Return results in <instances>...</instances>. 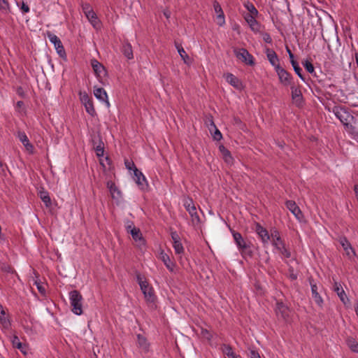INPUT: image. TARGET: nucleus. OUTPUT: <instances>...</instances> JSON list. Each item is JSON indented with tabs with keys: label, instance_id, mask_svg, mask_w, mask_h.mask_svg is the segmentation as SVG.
I'll return each instance as SVG.
<instances>
[{
	"label": "nucleus",
	"instance_id": "13",
	"mask_svg": "<svg viewBox=\"0 0 358 358\" xmlns=\"http://www.w3.org/2000/svg\"><path fill=\"white\" fill-rule=\"evenodd\" d=\"M286 207L299 220H301L303 217V214L299 207L296 205L295 201L289 200L285 203Z\"/></svg>",
	"mask_w": 358,
	"mask_h": 358
},
{
	"label": "nucleus",
	"instance_id": "35",
	"mask_svg": "<svg viewBox=\"0 0 358 358\" xmlns=\"http://www.w3.org/2000/svg\"><path fill=\"white\" fill-rule=\"evenodd\" d=\"M6 313L3 309L2 306L0 305V322L4 327H8L10 325L9 320L5 316Z\"/></svg>",
	"mask_w": 358,
	"mask_h": 358
},
{
	"label": "nucleus",
	"instance_id": "32",
	"mask_svg": "<svg viewBox=\"0 0 358 358\" xmlns=\"http://www.w3.org/2000/svg\"><path fill=\"white\" fill-rule=\"evenodd\" d=\"M12 343L13 347L19 349L22 353L25 354L26 345L20 342L19 338L17 336H14L12 339Z\"/></svg>",
	"mask_w": 358,
	"mask_h": 358
},
{
	"label": "nucleus",
	"instance_id": "64",
	"mask_svg": "<svg viewBox=\"0 0 358 358\" xmlns=\"http://www.w3.org/2000/svg\"><path fill=\"white\" fill-rule=\"evenodd\" d=\"M164 15H165L167 18H168V17H169V15H168V13H164Z\"/></svg>",
	"mask_w": 358,
	"mask_h": 358
},
{
	"label": "nucleus",
	"instance_id": "27",
	"mask_svg": "<svg viewBox=\"0 0 358 358\" xmlns=\"http://www.w3.org/2000/svg\"><path fill=\"white\" fill-rule=\"evenodd\" d=\"M234 241L240 250L241 248H245L248 243L243 239L242 235L239 232L233 231L232 233Z\"/></svg>",
	"mask_w": 358,
	"mask_h": 358
},
{
	"label": "nucleus",
	"instance_id": "2",
	"mask_svg": "<svg viewBox=\"0 0 358 358\" xmlns=\"http://www.w3.org/2000/svg\"><path fill=\"white\" fill-rule=\"evenodd\" d=\"M69 299L72 306V312L77 315H80L83 313V296L81 294L78 290H72L69 292Z\"/></svg>",
	"mask_w": 358,
	"mask_h": 358
},
{
	"label": "nucleus",
	"instance_id": "29",
	"mask_svg": "<svg viewBox=\"0 0 358 358\" xmlns=\"http://www.w3.org/2000/svg\"><path fill=\"white\" fill-rule=\"evenodd\" d=\"M273 245L279 250L281 254L286 258H289L291 257L290 252L285 248L284 242H281L280 245H278V243H273Z\"/></svg>",
	"mask_w": 358,
	"mask_h": 358
},
{
	"label": "nucleus",
	"instance_id": "7",
	"mask_svg": "<svg viewBox=\"0 0 358 358\" xmlns=\"http://www.w3.org/2000/svg\"><path fill=\"white\" fill-rule=\"evenodd\" d=\"M292 91V99L298 108H301L304 104V100L301 90L299 87L293 85L290 87Z\"/></svg>",
	"mask_w": 358,
	"mask_h": 358
},
{
	"label": "nucleus",
	"instance_id": "53",
	"mask_svg": "<svg viewBox=\"0 0 358 358\" xmlns=\"http://www.w3.org/2000/svg\"><path fill=\"white\" fill-rule=\"evenodd\" d=\"M263 40L267 43H272V38L268 33L262 34Z\"/></svg>",
	"mask_w": 358,
	"mask_h": 358
},
{
	"label": "nucleus",
	"instance_id": "26",
	"mask_svg": "<svg viewBox=\"0 0 358 358\" xmlns=\"http://www.w3.org/2000/svg\"><path fill=\"white\" fill-rule=\"evenodd\" d=\"M334 291L337 293L341 301L344 304H346L347 301H349V299L346 296L345 291L343 290L342 287L340 285H338L337 282H335V284H334Z\"/></svg>",
	"mask_w": 358,
	"mask_h": 358
},
{
	"label": "nucleus",
	"instance_id": "18",
	"mask_svg": "<svg viewBox=\"0 0 358 358\" xmlns=\"http://www.w3.org/2000/svg\"><path fill=\"white\" fill-rule=\"evenodd\" d=\"M257 15L251 14H245L244 18L249 24L250 27L253 31H259L260 29V24L256 20Z\"/></svg>",
	"mask_w": 358,
	"mask_h": 358
},
{
	"label": "nucleus",
	"instance_id": "39",
	"mask_svg": "<svg viewBox=\"0 0 358 358\" xmlns=\"http://www.w3.org/2000/svg\"><path fill=\"white\" fill-rule=\"evenodd\" d=\"M129 233L136 241L143 240L142 234L139 229L133 227Z\"/></svg>",
	"mask_w": 358,
	"mask_h": 358
},
{
	"label": "nucleus",
	"instance_id": "33",
	"mask_svg": "<svg viewBox=\"0 0 358 358\" xmlns=\"http://www.w3.org/2000/svg\"><path fill=\"white\" fill-rule=\"evenodd\" d=\"M39 196L46 207H50L52 201L48 192L41 190L39 192Z\"/></svg>",
	"mask_w": 358,
	"mask_h": 358
},
{
	"label": "nucleus",
	"instance_id": "10",
	"mask_svg": "<svg viewBox=\"0 0 358 358\" xmlns=\"http://www.w3.org/2000/svg\"><path fill=\"white\" fill-rule=\"evenodd\" d=\"M275 312L278 317H280L282 319L285 320H286L289 316V308L282 301L276 302Z\"/></svg>",
	"mask_w": 358,
	"mask_h": 358
},
{
	"label": "nucleus",
	"instance_id": "4",
	"mask_svg": "<svg viewBox=\"0 0 358 358\" xmlns=\"http://www.w3.org/2000/svg\"><path fill=\"white\" fill-rule=\"evenodd\" d=\"M279 78L280 83L284 86H292L294 85L293 77L290 73L285 70L282 66L277 67L275 70Z\"/></svg>",
	"mask_w": 358,
	"mask_h": 358
},
{
	"label": "nucleus",
	"instance_id": "24",
	"mask_svg": "<svg viewBox=\"0 0 358 358\" xmlns=\"http://www.w3.org/2000/svg\"><path fill=\"white\" fill-rule=\"evenodd\" d=\"M219 151L222 153V157L226 163L231 164L233 162L234 159L230 151L223 145L219 146Z\"/></svg>",
	"mask_w": 358,
	"mask_h": 358
},
{
	"label": "nucleus",
	"instance_id": "30",
	"mask_svg": "<svg viewBox=\"0 0 358 358\" xmlns=\"http://www.w3.org/2000/svg\"><path fill=\"white\" fill-rule=\"evenodd\" d=\"M137 342L139 348H141L144 352H148L149 348V344L147 339L142 335H137Z\"/></svg>",
	"mask_w": 358,
	"mask_h": 358
},
{
	"label": "nucleus",
	"instance_id": "5",
	"mask_svg": "<svg viewBox=\"0 0 358 358\" xmlns=\"http://www.w3.org/2000/svg\"><path fill=\"white\" fill-rule=\"evenodd\" d=\"M48 36L50 41L54 44V46L59 57L66 60V54L61 40L56 35L50 32H48Z\"/></svg>",
	"mask_w": 358,
	"mask_h": 358
},
{
	"label": "nucleus",
	"instance_id": "25",
	"mask_svg": "<svg viewBox=\"0 0 358 358\" xmlns=\"http://www.w3.org/2000/svg\"><path fill=\"white\" fill-rule=\"evenodd\" d=\"M122 54L128 59H131L134 57L133 50L131 45L127 42H124L122 48H121Z\"/></svg>",
	"mask_w": 358,
	"mask_h": 358
},
{
	"label": "nucleus",
	"instance_id": "38",
	"mask_svg": "<svg viewBox=\"0 0 358 358\" xmlns=\"http://www.w3.org/2000/svg\"><path fill=\"white\" fill-rule=\"evenodd\" d=\"M347 344L352 352L358 353V343L354 338H348Z\"/></svg>",
	"mask_w": 358,
	"mask_h": 358
},
{
	"label": "nucleus",
	"instance_id": "49",
	"mask_svg": "<svg viewBox=\"0 0 358 358\" xmlns=\"http://www.w3.org/2000/svg\"><path fill=\"white\" fill-rule=\"evenodd\" d=\"M125 166L129 170H134L136 167L134 163L132 161H129L128 159H125L124 161Z\"/></svg>",
	"mask_w": 358,
	"mask_h": 358
},
{
	"label": "nucleus",
	"instance_id": "43",
	"mask_svg": "<svg viewBox=\"0 0 358 358\" xmlns=\"http://www.w3.org/2000/svg\"><path fill=\"white\" fill-rule=\"evenodd\" d=\"M340 243L345 250H348V249L350 248L352 251L353 254L355 255V250H353V248L351 246V244L346 238H341Z\"/></svg>",
	"mask_w": 358,
	"mask_h": 358
},
{
	"label": "nucleus",
	"instance_id": "28",
	"mask_svg": "<svg viewBox=\"0 0 358 358\" xmlns=\"http://www.w3.org/2000/svg\"><path fill=\"white\" fill-rule=\"evenodd\" d=\"M175 46L181 57L182 59L184 61L185 64H189L190 62V58L188 56V55L186 53L185 50L181 45V44H179L178 43H175Z\"/></svg>",
	"mask_w": 358,
	"mask_h": 358
},
{
	"label": "nucleus",
	"instance_id": "50",
	"mask_svg": "<svg viewBox=\"0 0 358 358\" xmlns=\"http://www.w3.org/2000/svg\"><path fill=\"white\" fill-rule=\"evenodd\" d=\"M34 284L36 285L37 287V289L38 290V292L41 294H45V287L41 285V283L37 280L35 281Z\"/></svg>",
	"mask_w": 358,
	"mask_h": 358
},
{
	"label": "nucleus",
	"instance_id": "48",
	"mask_svg": "<svg viewBox=\"0 0 358 358\" xmlns=\"http://www.w3.org/2000/svg\"><path fill=\"white\" fill-rule=\"evenodd\" d=\"M0 10L4 13L9 10V3L7 0H0Z\"/></svg>",
	"mask_w": 358,
	"mask_h": 358
},
{
	"label": "nucleus",
	"instance_id": "14",
	"mask_svg": "<svg viewBox=\"0 0 358 358\" xmlns=\"http://www.w3.org/2000/svg\"><path fill=\"white\" fill-rule=\"evenodd\" d=\"M310 285L311 286L312 297L315 302L320 307L322 306L323 300L318 292V287L313 279H309Z\"/></svg>",
	"mask_w": 358,
	"mask_h": 358
},
{
	"label": "nucleus",
	"instance_id": "59",
	"mask_svg": "<svg viewBox=\"0 0 358 358\" xmlns=\"http://www.w3.org/2000/svg\"><path fill=\"white\" fill-rule=\"evenodd\" d=\"M24 105V102L22 101H18L17 102V106L18 108H21Z\"/></svg>",
	"mask_w": 358,
	"mask_h": 358
},
{
	"label": "nucleus",
	"instance_id": "44",
	"mask_svg": "<svg viewBox=\"0 0 358 358\" xmlns=\"http://www.w3.org/2000/svg\"><path fill=\"white\" fill-rule=\"evenodd\" d=\"M271 236L273 238V243H278V245H280L281 242H283L280 238L279 231L277 230L272 231Z\"/></svg>",
	"mask_w": 358,
	"mask_h": 358
},
{
	"label": "nucleus",
	"instance_id": "17",
	"mask_svg": "<svg viewBox=\"0 0 358 358\" xmlns=\"http://www.w3.org/2000/svg\"><path fill=\"white\" fill-rule=\"evenodd\" d=\"M255 231L261 238L264 243H268V241L270 240L271 236L268 234V231L264 227H263L259 223H256Z\"/></svg>",
	"mask_w": 358,
	"mask_h": 358
},
{
	"label": "nucleus",
	"instance_id": "6",
	"mask_svg": "<svg viewBox=\"0 0 358 358\" xmlns=\"http://www.w3.org/2000/svg\"><path fill=\"white\" fill-rule=\"evenodd\" d=\"M184 206L192 218V224L194 226L199 225L201 223V220L196 212V208L193 203L192 199H189V201H186Z\"/></svg>",
	"mask_w": 358,
	"mask_h": 358
},
{
	"label": "nucleus",
	"instance_id": "16",
	"mask_svg": "<svg viewBox=\"0 0 358 358\" xmlns=\"http://www.w3.org/2000/svg\"><path fill=\"white\" fill-rule=\"evenodd\" d=\"M94 95L95 97L102 102L106 103V106L109 107L110 103L108 100V95L106 90L102 87H94Z\"/></svg>",
	"mask_w": 358,
	"mask_h": 358
},
{
	"label": "nucleus",
	"instance_id": "63",
	"mask_svg": "<svg viewBox=\"0 0 358 358\" xmlns=\"http://www.w3.org/2000/svg\"><path fill=\"white\" fill-rule=\"evenodd\" d=\"M286 49H287V52L289 55V53H292V51L290 50V49L288 47H286Z\"/></svg>",
	"mask_w": 358,
	"mask_h": 358
},
{
	"label": "nucleus",
	"instance_id": "41",
	"mask_svg": "<svg viewBox=\"0 0 358 358\" xmlns=\"http://www.w3.org/2000/svg\"><path fill=\"white\" fill-rule=\"evenodd\" d=\"M294 71H295L296 74L303 80L305 81V78L303 75L302 74V69L299 66L298 62H294L293 64H292Z\"/></svg>",
	"mask_w": 358,
	"mask_h": 358
},
{
	"label": "nucleus",
	"instance_id": "22",
	"mask_svg": "<svg viewBox=\"0 0 358 358\" xmlns=\"http://www.w3.org/2000/svg\"><path fill=\"white\" fill-rule=\"evenodd\" d=\"M17 137L19 140L22 142V143L25 147L26 150L30 152H33L34 146L29 142V140L24 132L19 131L17 134Z\"/></svg>",
	"mask_w": 358,
	"mask_h": 358
},
{
	"label": "nucleus",
	"instance_id": "46",
	"mask_svg": "<svg viewBox=\"0 0 358 358\" xmlns=\"http://www.w3.org/2000/svg\"><path fill=\"white\" fill-rule=\"evenodd\" d=\"M222 352L227 356L229 357L230 354H233L234 352L233 351L232 348L229 345L223 344L222 346Z\"/></svg>",
	"mask_w": 358,
	"mask_h": 358
},
{
	"label": "nucleus",
	"instance_id": "52",
	"mask_svg": "<svg viewBox=\"0 0 358 358\" xmlns=\"http://www.w3.org/2000/svg\"><path fill=\"white\" fill-rule=\"evenodd\" d=\"M82 8H83V10L85 13V15H86L87 14H88V12H92L93 11V10L92 9L89 3H83L82 5Z\"/></svg>",
	"mask_w": 358,
	"mask_h": 358
},
{
	"label": "nucleus",
	"instance_id": "42",
	"mask_svg": "<svg viewBox=\"0 0 358 358\" xmlns=\"http://www.w3.org/2000/svg\"><path fill=\"white\" fill-rule=\"evenodd\" d=\"M245 6L249 12L247 14H251L255 15H258V10L252 3L248 2L246 4H245Z\"/></svg>",
	"mask_w": 358,
	"mask_h": 358
},
{
	"label": "nucleus",
	"instance_id": "36",
	"mask_svg": "<svg viewBox=\"0 0 358 358\" xmlns=\"http://www.w3.org/2000/svg\"><path fill=\"white\" fill-rule=\"evenodd\" d=\"M83 105L85 108L86 112L89 115H90L92 117L96 115L92 99Z\"/></svg>",
	"mask_w": 358,
	"mask_h": 358
},
{
	"label": "nucleus",
	"instance_id": "56",
	"mask_svg": "<svg viewBox=\"0 0 358 358\" xmlns=\"http://www.w3.org/2000/svg\"><path fill=\"white\" fill-rule=\"evenodd\" d=\"M134 222L132 221L128 220L126 223V229L128 233L130 232V230L133 228Z\"/></svg>",
	"mask_w": 358,
	"mask_h": 358
},
{
	"label": "nucleus",
	"instance_id": "61",
	"mask_svg": "<svg viewBox=\"0 0 358 358\" xmlns=\"http://www.w3.org/2000/svg\"><path fill=\"white\" fill-rule=\"evenodd\" d=\"M352 135H354V136H355H355H358V133H357V132H355V131H354L355 127H352Z\"/></svg>",
	"mask_w": 358,
	"mask_h": 358
},
{
	"label": "nucleus",
	"instance_id": "55",
	"mask_svg": "<svg viewBox=\"0 0 358 358\" xmlns=\"http://www.w3.org/2000/svg\"><path fill=\"white\" fill-rule=\"evenodd\" d=\"M20 9L22 11V13H27L29 12V6L25 3L23 1L21 3Z\"/></svg>",
	"mask_w": 358,
	"mask_h": 358
},
{
	"label": "nucleus",
	"instance_id": "34",
	"mask_svg": "<svg viewBox=\"0 0 358 358\" xmlns=\"http://www.w3.org/2000/svg\"><path fill=\"white\" fill-rule=\"evenodd\" d=\"M239 250L241 251V253L244 258H246L247 257H252L253 256V252L250 247V243H248L245 245V248H241Z\"/></svg>",
	"mask_w": 358,
	"mask_h": 358
},
{
	"label": "nucleus",
	"instance_id": "15",
	"mask_svg": "<svg viewBox=\"0 0 358 358\" xmlns=\"http://www.w3.org/2000/svg\"><path fill=\"white\" fill-rule=\"evenodd\" d=\"M106 187L109 189L111 196L113 199L119 200L122 198V192L112 180L106 182Z\"/></svg>",
	"mask_w": 358,
	"mask_h": 358
},
{
	"label": "nucleus",
	"instance_id": "21",
	"mask_svg": "<svg viewBox=\"0 0 358 358\" xmlns=\"http://www.w3.org/2000/svg\"><path fill=\"white\" fill-rule=\"evenodd\" d=\"M91 65L93 68V70L95 73V74L98 77H101L102 74L106 75V70L105 67L97 60L92 59L91 60Z\"/></svg>",
	"mask_w": 358,
	"mask_h": 358
},
{
	"label": "nucleus",
	"instance_id": "54",
	"mask_svg": "<svg viewBox=\"0 0 358 358\" xmlns=\"http://www.w3.org/2000/svg\"><path fill=\"white\" fill-rule=\"evenodd\" d=\"M249 356L250 358H261L259 352L253 349L250 350Z\"/></svg>",
	"mask_w": 358,
	"mask_h": 358
},
{
	"label": "nucleus",
	"instance_id": "9",
	"mask_svg": "<svg viewBox=\"0 0 358 358\" xmlns=\"http://www.w3.org/2000/svg\"><path fill=\"white\" fill-rule=\"evenodd\" d=\"M265 53L266 55L267 59L269 61L270 64L274 67L275 70L277 69V67H280V60L276 54V52L269 48L266 47Z\"/></svg>",
	"mask_w": 358,
	"mask_h": 358
},
{
	"label": "nucleus",
	"instance_id": "3",
	"mask_svg": "<svg viewBox=\"0 0 358 358\" xmlns=\"http://www.w3.org/2000/svg\"><path fill=\"white\" fill-rule=\"evenodd\" d=\"M234 52L236 58L242 62L249 66H255V62L253 56L245 48L235 49Z\"/></svg>",
	"mask_w": 358,
	"mask_h": 358
},
{
	"label": "nucleus",
	"instance_id": "47",
	"mask_svg": "<svg viewBox=\"0 0 358 358\" xmlns=\"http://www.w3.org/2000/svg\"><path fill=\"white\" fill-rule=\"evenodd\" d=\"M80 99L83 104H85V103L88 102L92 99V98L87 94V92H80Z\"/></svg>",
	"mask_w": 358,
	"mask_h": 358
},
{
	"label": "nucleus",
	"instance_id": "20",
	"mask_svg": "<svg viewBox=\"0 0 358 358\" xmlns=\"http://www.w3.org/2000/svg\"><path fill=\"white\" fill-rule=\"evenodd\" d=\"M213 8H214L215 12L217 14V19L218 20L217 24L220 26L223 25L225 23L224 12L222 10L221 6L217 1H215L213 2Z\"/></svg>",
	"mask_w": 358,
	"mask_h": 358
},
{
	"label": "nucleus",
	"instance_id": "62",
	"mask_svg": "<svg viewBox=\"0 0 358 358\" xmlns=\"http://www.w3.org/2000/svg\"><path fill=\"white\" fill-rule=\"evenodd\" d=\"M106 160L108 162V164H110L111 160L108 157H106Z\"/></svg>",
	"mask_w": 358,
	"mask_h": 358
},
{
	"label": "nucleus",
	"instance_id": "8",
	"mask_svg": "<svg viewBox=\"0 0 358 358\" xmlns=\"http://www.w3.org/2000/svg\"><path fill=\"white\" fill-rule=\"evenodd\" d=\"M134 180L141 189L145 190L148 188V184L145 176L137 168L134 170Z\"/></svg>",
	"mask_w": 358,
	"mask_h": 358
},
{
	"label": "nucleus",
	"instance_id": "45",
	"mask_svg": "<svg viewBox=\"0 0 358 358\" xmlns=\"http://www.w3.org/2000/svg\"><path fill=\"white\" fill-rule=\"evenodd\" d=\"M303 66L308 73L313 74L315 72V68L311 62L306 60L303 62Z\"/></svg>",
	"mask_w": 358,
	"mask_h": 358
},
{
	"label": "nucleus",
	"instance_id": "40",
	"mask_svg": "<svg viewBox=\"0 0 358 358\" xmlns=\"http://www.w3.org/2000/svg\"><path fill=\"white\" fill-rule=\"evenodd\" d=\"M210 127L215 129V131L213 134V139L217 141H220L222 138V135L220 130L216 127L213 120L210 121Z\"/></svg>",
	"mask_w": 358,
	"mask_h": 358
},
{
	"label": "nucleus",
	"instance_id": "60",
	"mask_svg": "<svg viewBox=\"0 0 358 358\" xmlns=\"http://www.w3.org/2000/svg\"><path fill=\"white\" fill-rule=\"evenodd\" d=\"M290 278L292 279V280H296L297 276L296 274H294V273H291L290 274Z\"/></svg>",
	"mask_w": 358,
	"mask_h": 358
},
{
	"label": "nucleus",
	"instance_id": "19",
	"mask_svg": "<svg viewBox=\"0 0 358 358\" xmlns=\"http://www.w3.org/2000/svg\"><path fill=\"white\" fill-rule=\"evenodd\" d=\"M333 112L336 117L339 119L341 122L344 123L345 121L348 120L347 117L349 114L343 107L335 106L333 108Z\"/></svg>",
	"mask_w": 358,
	"mask_h": 358
},
{
	"label": "nucleus",
	"instance_id": "51",
	"mask_svg": "<svg viewBox=\"0 0 358 358\" xmlns=\"http://www.w3.org/2000/svg\"><path fill=\"white\" fill-rule=\"evenodd\" d=\"M171 236L173 243L181 241L180 236L176 231H171Z\"/></svg>",
	"mask_w": 358,
	"mask_h": 358
},
{
	"label": "nucleus",
	"instance_id": "31",
	"mask_svg": "<svg viewBox=\"0 0 358 358\" xmlns=\"http://www.w3.org/2000/svg\"><path fill=\"white\" fill-rule=\"evenodd\" d=\"M87 18L91 22L94 27H99L100 21L99 20L96 14L93 11L88 12V14L86 15Z\"/></svg>",
	"mask_w": 358,
	"mask_h": 358
},
{
	"label": "nucleus",
	"instance_id": "12",
	"mask_svg": "<svg viewBox=\"0 0 358 358\" xmlns=\"http://www.w3.org/2000/svg\"><path fill=\"white\" fill-rule=\"evenodd\" d=\"M92 143L97 157H103L104 154V144L101 140V136L99 135L94 136L92 138Z\"/></svg>",
	"mask_w": 358,
	"mask_h": 358
},
{
	"label": "nucleus",
	"instance_id": "23",
	"mask_svg": "<svg viewBox=\"0 0 358 358\" xmlns=\"http://www.w3.org/2000/svg\"><path fill=\"white\" fill-rule=\"evenodd\" d=\"M160 259L165 264L166 267L171 272L173 271L175 264L171 261L169 256L165 253L164 251H162L160 253Z\"/></svg>",
	"mask_w": 358,
	"mask_h": 358
},
{
	"label": "nucleus",
	"instance_id": "11",
	"mask_svg": "<svg viewBox=\"0 0 358 358\" xmlns=\"http://www.w3.org/2000/svg\"><path fill=\"white\" fill-rule=\"evenodd\" d=\"M224 77L226 80L236 90H242L244 88L242 81L234 74L227 73Z\"/></svg>",
	"mask_w": 358,
	"mask_h": 358
},
{
	"label": "nucleus",
	"instance_id": "1",
	"mask_svg": "<svg viewBox=\"0 0 358 358\" xmlns=\"http://www.w3.org/2000/svg\"><path fill=\"white\" fill-rule=\"evenodd\" d=\"M136 280L144 295L146 302L152 307H156L157 296L152 287L149 284L147 280L141 274L136 272Z\"/></svg>",
	"mask_w": 358,
	"mask_h": 358
},
{
	"label": "nucleus",
	"instance_id": "58",
	"mask_svg": "<svg viewBox=\"0 0 358 358\" xmlns=\"http://www.w3.org/2000/svg\"><path fill=\"white\" fill-rule=\"evenodd\" d=\"M238 355L234 352L233 354H230L228 358H238Z\"/></svg>",
	"mask_w": 358,
	"mask_h": 358
},
{
	"label": "nucleus",
	"instance_id": "37",
	"mask_svg": "<svg viewBox=\"0 0 358 358\" xmlns=\"http://www.w3.org/2000/svg\"><path fill=\"white\" fill-rule=\"evenodd\" d=\"M175 253L178 255L184 254L185 249L181 243V241L173 243Z\"/></svg>",
	"mask_w": 358,
	"mask_h": 358
},
{
	"label": "nucleus",
	"instance_id": "57",
	"mask_svg": "<svg viewBox=\"0 0 358 358\" xmlns=\"http://www.w3.org/2000/svg\"><path fill=\"white\" fill-rule=\"evenodd\" d=\"M289 60H290V63L291 64H293L294 62H297L295 59H294V55L293 53H289Z\"/></svg>",
	"mask_w": 358,
	"mask_h": 358
}]
</instances>
